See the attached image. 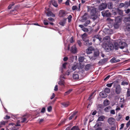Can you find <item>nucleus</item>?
Here are the masks:
<instances>
[{
    "mask_svg": "<svg viewBox=\"0 0 130 130\" xmlns=\"http://www.w3.org/2000/svg\"><path fill=\"white\" fill-rule=\"evenodd\" d=\"M102 46L105 52H110L114 49L116 50L118 49V43L115 41L105 42L102 44Z\"/></svg>",
    "mask_w": 130,
    "mask_h": 130,
    "instance_id": "1",
    "label": "nucleus"
},
{
    "mask_svg": "<svg viewBox=\"0 0 130 130\" xmlns=\"http://www.w3.org/2000/svg\"><path fill=\"white\" fill-rule=\"evenodd\" d=\"M129 7H130V0L129 1H125L124 3H120L118 6V8H121L124 7L125 9Z\"/></svg>",
    "mask_w": 130,
    "mask_h": 130,
    "instance_id": "2",
    "label": "nucleus"
},
{
    "mask_svg": "<svg viewBox=\"0 0 130 130\" xmlns=\"http://www.w3.org/2000/svg\"><path fill=\"white\" fill-rule=\"evenodd\" d=\"M101 14L103 17L109 18L111 16V13L108 10H103L101 12Z\"/></svg>",
    "mask_w": 130,
    "mask_h": 130,
    "instance_id": "3",
    "label": "nucleus"
},
{
    "mask_svg": "<svg viewBox=\"0 0 130 130\" xmlns=\"http://www.w3.org/2000/svg\"><path fill=\"white\" fill-rule=\"evenodd\" d=\"M100 54V52L99 50H95L94 51V56H89V58L90 59H92L93 60H94L96 59V58H94L98 56Z\"/></svg>",
    "mask_w": 130,
    "mask_h": 130,
    "instance_id": "4",
    "label": "nucleus"
},
{
    "mask_svg": "<svg viewBox=\"0 0 130 130\" xmlns=\"http://www.w3.org/2000/svg\"><path fill=\"white\" fill-rule=\"evenodd\" d=\"M113 87L115 88V92L117 94H119L121 91V89L119 85H116L115 84L113 85Z\"/></svg>",
    "mask_w": 130,
    "mask_h": 130,
    "instance_id": "5",
    "label": "nucleus"
},
{
    "mask_svg": "<svg viewBox=\"0 0 130 130\" xmlns=\"http://www.w3.org/2000/svg\"><path fill=\"white\" fill-rule=\"evenodd\" d=\"M107 7V5L105 3H102L99 6L98 9L100 11H102L106 9Z\"/></svg>",
    "mask_w": 130,
    "mask_h": 130,
    "instance_id": "6",
    "label": "nucleus"
},
{
    "mask_svg": "<svg viewBox=\"0 0 130 130\" xmlns=\"http://www.w3.org/2000/svg\"><path fill=\"white\" fill-rule=\"evenodd\" d=\"M127 46V44L125 42L121 41L119 42V44L118 45V48L123 49L124 47Z\"/></svg>",
    "mask_w": 130,
    "mask_h": 130,
    "instance_id": "7",
    "label": "nucleus"
},
{
    "mask_svg": "<svg viewBox=\"0 0 130 130\" xmlns=\"http://www.w3.org/2000/svg\"><path fill=\"white\" fill-rule=\"evenodd\" d=\"M66 12L63 10H60L59 11L58 16L60 17H63L66 15Z\"/></svg>",
    "mask_w": 130,
    "mask_h": 130,
    "instance_id": "8",
    "label": "nucleus"
},
{
    "mask_svg": "<svg viewBox=\"0 0 130 130\" xmlns=\"http://www.w3.org/2000/svg\"><path fill=\"white\" fill-rule=\"evenodd\" d=\"M77 111H74L72 112L71 114V116L69 117V120H70L72 119L74 117H75L74 119H75L77 118V116H76V114L77 113Z\"/></svg>",
    "mask_w": 130,
    "mask_h": 130,
    "instance_id": "9",
    "label": "nucleus"
},
{
    "mask_svg": "<svg viewBox=\"0 0 130 130\" xmlns=\"http://www.w3.org/2000/svg\"><path fill=\"white\" fill-rule=\"evenodd\" d=\"M115 22L118 23H121L122 20V18L120 16H118L115 17Z\"/></svg>",
    "mask_w": 130,
    "mask_h": 130,
    "instance_id": "10",
    "label": "nucleus"
},
{
    "mask_svg": "<svg viewBox=\"0 0 130 130\" xmlns=\"http://www.w3.org/2000/svg\"><path fill=\"white\" fill-rule=\"evenodd\" d=\"M71 53L73 54L77 53V49L75 45H74L71 47Z\"/></svg>",
    "mask_w": 130,
    "mask_h": 130,
    "instance_id": "11",
    "label": "nucleus"
},
{
    "mask_svg": "<svg viewBox=\"0 0 130 130\" xmlns=\"http://www.w3.org/2000/svg\"><path fill=\"white\" fill-rule=\"evenodd\" d=\"M108 59L107 58H104L103 59H101L99 62L98 63L99 65H103L107 61Z\"/></svg>",
    "mask_w": 130,
    "mask_h": 130,
    "instance_id": "12",
    "label": "nucleus"
},
{
    "mask_svg": "<svg viewBox=\"0 0 130 130\" xmlns=\"http://www.w3.org/2000/svg\"><path fill=\"white\" fill-rule=\"evenodd\" d=\"M67 19V18H63L62 20L61 21L59 22V24L62 26H64L66 23Z\"/></svg>",
    "mask_w": 130,
    "mask_h": 130,
    "instance_id": "13",
    "label": "nucleus"
},
{
    "mask_svg": "<svg viewBox=\"0 0 130 130\" xmlns=\"http://www.w3.org/2000/svg\"><path fill=\"white\" fill-rule=\"evenodd\" d=\"M99 95L102 98H106L107 96V94L104 92H100Z\"/></svg>",
    "mask_w": 130,
    "mask_h": 130,
    "instance_id": "14",
    "label": "nucleus"
},
{
    "mask_svg": "<svg viewBox=\"0 0 130 130\" xmlns=\"http://www.w3.org/2000/svg\"><path fill=\"white\" fill-rule=\"evenodd\" d=\"M123 12V10L120 9L119 8H117V15L118 14L120 16H124Z\"/></svg>",
    "mask_w": 130,
    "mask_h": 130,
    "instance_id": "15",
    "label": "nucleus"
},
{
    "mask_svg": "<svg viewBox=\"0 0 130 130\" xmlns=\"http://www.w3.org/2000/svg\"><path fill=\"white\" fill-rule=\"evenodd\" d=\"M112 13L114 15H117V8H113L112 9Z\"/></svg>",
    "mask_w": 130,
    "mask_h": 130,
    "instance_id": "16",
    "label": "nucleus"
},
{
    "mask_svg": "<svg viewBox=\"0 0 130 130\" xmlns=\"http://www.w3.org/2000/svg\"><path fill=\"white\" fill-rule=\"evenodd\" d=\"M88 14L86 12L84 13V15L82 17V21L84 22L86 21L87 19V18L86 16Z\"/></svg>",
    "mask_w": 130,
    "mask_h": 130,
    "instance_id": "17",
    "label": "nucleus"
},
{
    "mask_svg": "<svg viewBox=\"0 0 130 130\" xmlns=\"http://www.w3.org/2000/svg\"><path fill=\"white\" fill-rule=\"evenodd\" d=\"M96 12L97 11H96V9L95 8H93L91 9V11L90 12V15H96Z\"/></svg>",
    "mask_w": 130,
    "mask_h": 130,
    "instance_id": "18",
    "label": "nucleus"
},
{
    "mask_svg": "<svg viewBox=\"0 0 130 130\" xmlns=\"http://www.w3.org/2000/svg\"><path fill=\"white\" fill-rule=\"evenodd\" d=\"M120 60L119 59L116 60L115 57H113L110 60V62L112 63H116L119 62Z\"/></svg>",
    "mask_w": 130,
    "mask_h": 130,
    "instance_id": "19",
    "label": "nucleus"
},
{
    "mask_svg": "<svg viewBox=\"0 0 130 130\" xmlns=\"http://www.w3.org/2000/svg\"><path fill=\"white\" fill-rule=\"evenodd\" d=\"M108 8L109 9H112L113 5V4L111 2H108L107 4Z\"/></svg>",
    "mask_w": 130,
    "mask_h": 130,
    "instance_id": "20",
    "label": "nucleus"
},
{
    "mask_svg": "<svg viewBox=\"0 0 130 130\" xmlns=\"http://www.w3.org/2000/svg\"><path fill=\"white\" fill-rule=\"evenodd\" d=\"M105 118V116H101L98 118L97 121H103Z\"/></svg>",
    "mask_w": 130,
    "mask_h": 130,
    "instance_id": "21",
    "label": "nucleus"
},
{
    "mask_svg": "<svg viewBox=\"0 0 130 130\" xmlns=\"http://www.w3.org/2000/svg\"><path fill=\"white\" fill-rule=\"evenodd\" d=\"M51 2L54 7H58V5L55 0H51Z\"/></svg>",
    "mask_w": 130,
    "mask_h": 130,
    "instance_id": "22",
    "label": "nucleus"
},
{
    "mask_svg": "<svg viewBox=\"0 0 130 130\" xmlns=\"http://www.w3.org/2000/svg\"><path fill=\"white\" fill-rule=\"evenodd\" d=\"M104 105L106 106L109 105L110 104L109 101L107 100H105L103 103Z\"/></svg>",
    "mask_w": 130,
    "mask_h": 130,
    "instance_id": "23",
    "label": "nucleus"
},
{
    "mask_svg": "<svg viewBox=\"0 0 130 130\" xmlns=\"http://www.w3.org/2000/svg\"><path fill=\"white\" fill-rule=\"evenodd\" d=\"M93 38H95L96 39H98L100 42L102 41V38H101V36L99 35H94L93 36Z\"/></svg>",
    "mask_w": 130,
    "mask_h": 130,
    "instance_id": "24",
    "label": "nucleus"
},
{
    "mask_svg": "<svg viewBox=\"0 0 130 130\" xmlns=\"http://www.w3.org/2000/svg\"><path fill=\"white\" fill-rule=\"evenodd\" d=\"M122 115L119 114L118 116L116 118V120L117 121H120V120H123V118H122Z\"/></svg>",
    "mask_w": 130,
    "mask_h": 130,
    "instance_id": "25",
    "label": "nucleus"
},
{
    "mask_svg": "<svg viewBox=\"0 0 130 130\" xmlns=\"http://www.w3.org/2000/svg\"><path fill=\"white\" fill-rule=\"evenodd\" d=\"M26 120V118L21 117L20 120H18L17 122H25Z\"/></svg>",
    "mask_w": 130,
    "mask_h": 130,
    "instance_id": "26",
    "label": "nucleus"
},
{
    "mask_svg": "<svg viewBox=\"0 0 130 130\" xmlns=\"http://www.w3.org/2000/svg\"><path fill=\"white\" fill-rule=\"evenodd\" d=\"M73 78L75 80L78 79L79 78V76L78 74H73L72 76Z\"/></svg>",
    "mask_w": 130,
    "mask_h": 130,
    "instance_id": "27",
    "label": "nucleus"
},
{
    "mask_svg": "<svg viewBox=\"0 0 130 130\" xmlns=\"http://www.w3.org/2000/svg\"><path fill=\"white\" fill-rule=\"evenodd\" d=\"M98 18L97 15H91L90 18L93 20V21H95Z\"/></svg>",
    "mask_w": 130,
    "mask_h": 130,
    "instance_id": "28",
    "label": "nucleus"
},
{
    "mask_svg": "<svg viewBox=\"0 0 130 130\" xmlns=\"http://www.w3.org/2000/svg\"><path fill=\"white\" fill-rule=\"evenodd\" d=\"M113 26L114 28L115 29H118L119 27V23L115 22L113 24Z\"/></svg>",
    "mask_w": 130,
    "mask_h": 130,
    "instance_id": "29",
    "label": "nucleus"
},
{
    "mask_svg": "<svg viewBox=\"0 0 130 130\" xmlns=\"http://www.w3.org/2000/svg\"><path fill=\"white\" fill-rule=\"evenodd\" d=\"M61 104L63 107H68L69 104V102L62 103Z\"/></svg>",
    "mask_w": 130,
    "mask_h": 130,
    "instance_id": "30",
    "label": "nucleus"
},
{
    "mask_svg": "<svg viewBox=\"0 0 130 130\" xmlns=\"http://www.w3.org/2000/svg\"><path fill=\"white\" fill-rule=\"evenodd\" d=\"M91 65L90 64L86 65L85 67V69L86 71H88Z\"/></svg>",
    "mask_w": 130,
    "mask_h": 130,
    "instance_id": "31",
    "label": "nucleus"
},
{
    "mask_svg": "<svg viewBox=\"0 0 130 130\" xmlns=\"http://www.w3.org/2000/svg\"><path fill=\"white\" fill-rule=\"evenodd\" d=\"M67 63L66 62H65L62 64V67L61 68V72L62 73H63V69H66V65L67 64Z\"/></svg>",
    "mask_w": 130,
    "mask_h": 130,
    "instance_id": "32",
    "label": "nucleus"
},
{
    "mask_svg": "<svg viewBox=\"0 0 130 130\" xmlns=\"http://www.w3.org/2000/svg\"><path fill=\"white\" fill-rule=\"evenodd\" d=\"M77 69V64H74L72 65L71 67V69L73 71H74Z\"/></svg>",
    "mask_w": 130,
    "mask_h": 130,
    "instance_id": "33",
    "label": "nucleus"
},
{
    "mask_svg": "<svg viewBox=\"0 0 130 130\" xmlns=\"http://www.w3.org/2000/svg\"><path fill=\"white\" fill-rule=\"evenodd\" d=\"M104 91L106 93L108 94L110 92V89L106 87L105 88Z\"/></svg>",
    "mask_w": 130,
    "mask_h": 130,
    "instance_id": "34",
    "label": "nucleus"
},
{
    "mask_svg": "<svg viewBox=\"0 0 130 130\" xmlns=\"http://www.w3.org/2000/svg\"><path fill=\"white\" fill-rule=\"evenodd\" d=\"M72 89H70L68 91L65 92L64 94V96H66V95H68L72 91Z\"/></svg>",
    "mask_w": 130,
    "mask_h": 130,
    "instance_id": "35",
    "label": "nucleus"
},
{
    "mask_svg": "<svg viewBox=\"0 0 130 130\" xmlns=\"http://www.w3.org/2000/svg\"><path fill=\"white\" fill-rule=\"evenodd\" d=\"M84 57H79L78 61L79 62H82L83 61L84 59Z\"/></svg>",
    "mask_w": 130,
    "mask_h": 130,
    "instance_id": "36",
    "label": "nucleus"
},
{
    "mask_svg": "<svg viewBox=\"0 0 130 130\" xmlns=\"http://www.w3.org/2000/svg\"><path fill=\"white\" fill-rule=\"evenodd\" d=\"M115 120V119L114 118L110 117L108 119L107 122H114Z\"/></svg>",
    "mask_w": 130,
    "mask_h": 130,
    "instance_id": "37",
    "label": "nucleus"
},
{
    "mask_svg": "<svg viewBox=\"0 0 130 130\" xmlns=\"http://www.w3.org/2000/svg\"><path fill=\"white\" fill-rule=\"evenodd\" d=\"M111 108L110 106H108L105 107L104 109V110L105 112H109V110Z\"/></svg>",
    "mask_w": 130,
    "mask_h": 130,
    "instance_id": "38",
    "label": "nucleus"
},
{
    "mask_svg": "<svg viewBox=\"0 0 130 130\" xmlns=\"http://www.w3.org/2000/svg\"><path fill=\"white\" fill-rule=\"evenodd\" d=\"M59 79L60 81L58 82V84L61 86H64V84L63 82L61 80V79L60 78Z\"/></svg>",
    "mask_w": 130,
    "mask_h": 130,
    "instance_id": "39",
    "label": "nucleus"
},
{
    "mask_svg": "<svg viewBox=\"0 0 130 130\" xmlns=\"http://www.w3.org/2000/svg\"><path fill=\"white\" fill-rule=\"evenodd\" d=\"M90 21L89 20H88L86 21L84 24V26L85 27L87 26V25L90 23Z\"/></svg>",
    "mask_w": 130,
    "mask_h": 130,
    "instance_id": "40",
    "label": "nucleus"
},
{
    "mask_svg": "<svg viewBox=\"0 0 130 130\" xmlns=\"http://www.w3.org/2000/svg\"><path fill=\"white\" fill-rule=\"evenodd\" d=\"M126 95L127 97H129L130 96V90L129 88L127 89Z\"/></svg>",
    "mask_w": 130,
    "mask_h": 130,
    "instance_id": "41",
    "label": "nucleus"
},
{
    "mask_svg": "<svg viewBox=\"0 0 130 130\" xmlns=\"http://www.w3.org/2000/svg\"><path fill=\"white\" fill-rule=\"evenodd\" d=\"M128 84V83L124 81H122L121 83V85H127Z\"/></svg>",
    "mask_w": 130,
    "mask_h": 130,
    "instance_id": "42",
    "label": "nucleus"
},
{
    "mask_svg": "<svg viewBox=\"0 0 130 130\" xmlns=\"http://www.w3.org/2000/svg\"><path fill=\"white\" fill-rule=\"evenodd\" d=\"M85 41V42H86V44H87V43H88V44H89L90 45H92V43L91 42H89V40L88 39L86 40Z\"/></svg>",
    "mask_w": 130,
    "mask_h": 130,
    "instance_id": "43",
    "label": "nucleus"
},
{
    "mask_svg": "<svg viewBox=\"0 0 130 130\" xmlns=\"http://www.w3.org/2000/svg\"><path fill=\"white\" fill-rule=\"evenodd\" d=\"M72 18V16L71 15H70L68 17L67 19H68V22H70Z\"/></svg>",
    "mask_w": 130,
    "mask_h": 130,
    "instance_id": "44",
    "label": "nucleus"
},
{
    "mask_svg": "<svg viewBox=\"0 0 130 130\" xmlns=\"http://www.w3.org/2000/svg\"><path fill=\"white\" fill-rule=\"evenodd\" d=\"M78 128V126H73L71 129V130H77V129Z\"/></svg>",
    "mask_w": 130,
    "mask_h": 130,
    "instance_id": "45",
    "label": "nucleus"
},
{
    "mask_svg": "<svg viewBox=\"0 0 130 130\" xmlns=\"http://www.w3.org/2000/svg\"><path fill=\"white\" fill-rule=\"evenodd\" d=\"M52 12L51 11H48L47 13V15L48 17H51Z\"/></svg>",
    "mask_w": 130,
    "mask_h": 130,
    "instance_id": "46",
    "label": "nucleus"
},
{
    "mask_svg": "<svg viewBox=\"0 0 130 130\" xmlns=\"http://www.w3.org/2000/svg\"><path fill=\"white\" fill-rule=\"evenodd\" d=\"M43 22L44 24L45 25H47L48 24V21L45 20H43Z\"/></svg>",
    "mask_w": 130,
    "mask_h": 130,
    "instance_id": "47",
    "label": "nucleus"
},
{
    "mask_svg": "<svg viewBox=\"0 0 130 130\" xmlns=\"http://www.w3.org/2000/svg\"><path fill=\"white\" fill-rule=\"evenodd\" d=\"M86 53L88 54H90L92 53V51L87 48L86 50Z\"/></svg>",
    "mask_w": 130,
    "mask_h": 130,
    "instance_id": "48",
    "label": "nucleus"
},
{
    "mask_svg": "<svg viewBox=\"0 0 130 130\" xmlns=\"http://www.w3.org/2000/svg\"><path fill=\"white\" fill-rule=\"evenodd\" d=\"M82 30L84 32H88L89 31V30H88V28H85L84 27L83 28V29H82Z\"/></svg>",
    "mask_w": 130,
    "mask_h": 130,
    "instance_id": "49",
    "label": "nucleus"
},
{
    "mask_svg": "<svg viewBox=\"0 0 130 130\" xmlns=\"http://www.w3.org/2000/svg\"><path fill=\"white\" fill-rule=\"evenodd\" d=\"M52 107L51 106H49L47 108V111L49 112H51L52 110Z\"/></svg>",
    "mask_w": 130,
    "mask_h": 130,
    "instance_id": "50",
    "label": "nucleus"
},
{
    "mask_svg": "<svg viewBox=\"0 0 130 130\" xmlns=\"http://www.w3.org/2000/svg\"><path fill=\"white\" fill-rule=\"evenodd\" d=\"M124 11H125L126 13L128 14L130 12V9L129 8L127 9V10H125Z\"/></svg>",
    "mask_w": 130,
    "mask_h": 130,
    "instance_id": "51",
    "label": "nucleus"
},
{
    "mask_svg": "<svg viewBox=\"0 0 130 130\" xmlns=\"http://www.w3.org/2000/svg\"><path fill=\"white\" fill-rule=\"evenodd\" d=\"M72 10H75L77 9V7L76 6H73L72 7Z\"/></svg>",
    "mask_w": 130,
    "mask_h": 130,
    "instance_id": "52",
    "label": "nucleus"
},
{
    "mask_svg": "<svg viewBox=\"0 0 130 130\" xmlns=\"http://www.w3.org/2000/svg\"><path fill=\"white\" fill-rule=\"evenodd\" d=\"M97 107L100 109H102L103 108V105L101 104H99L98 106Z\"/></svg>",
    "mask_w": 130,
    "mask_h": 130,
    "instance_id": "53",
    "label": "nucleus"
},
{
    "mask_svg": "<svg viewBox=\"0 0 130 130\" xmlns=\"http://www.w3.org/2000/svg\"><path fill=\"white\" fill-rule=\"evenodd\" d=\"M113 83H108L106 84V86L108 87H110L112 86Z\"/></svg>",
    "mask_w": 130,
    "mask_h": 130,
    "instance_id": "54",
    "label": "nucleus"
},
{
    "mask_svg": "<svg viewBox=\"0 0 130 130\" xmlns=\"http://www.w3.org/2000/svg\"><path fill=\"white\" fill-rule=\"evenodd\" d=\"M72 125L71 124H70L69 126L66 128L65 130H70V129L72 126Z\"/></svg>",
    "mask_w": 130,
    "mask_h": 130,
    "instance_id": "55",
    "label": "nucleus"
},
{
    "mask_svg": "<svg viewBox=\"0 0 130 130\" xmlns=\"http://www.w3.org/2000/svg\"><path fill=\"white\" fill-rule=\"evenodd\" d=\"M110 76H111L110 75H108L104 79V80L105 81L107 80L109 78Z\"/></svg>",
    "mask_w": 130,
    "mask_h": 130,
    "instance_id": "56",
    "label": "nucleus"
},
{
    "mask_svg": "<svg viewBox=\"0 0 130 130\" xmlns=\"http://www.w3.org/2000/svg\"><path fill=\"white\" fill-rule=\"evenodd\" d=\"M45 111V107L42 108L41 111V112L42 113H44Z\"/></svg>",
    "mask_w": 130,
    "mask_h": 130,
    "instance_id": "57",
    "label": "nucleus"
},
{
    "mask_svg": "<svg viewBox=\"0 0 130 130\" xmlns=\"http://www.w3.org/2000/svg\"><path fill=\"white\" fill-rule=\"evenodd\" d=\"M88 49H89V50H91V51H94V47L92 46H91L90 47H89Z\"/></svg>",
    "mask_w": 130,
    "mask_h": 130,
    "instance_id": "58",
    "label": "nucleus"
},
{
    "mask_svg": "<svg viewBox=\"0 0 130 130\" xmlns=\"http://www.w3.org/2000/svg\"><path fill=\"white\" fill-rule=\"evenodd\" d=\"M77 43L78 44V45L80 46H81L82 43L79 40H78L77 41Z\"/></svg>",
    "mask_w": 130,
    "mask_h": 130,
    "instance_id": "59",
    "label": "nucleus"
},
{
    "mask_svg": "<svg viewBox=\"0 0 130 130\" xmlns=\"http://www.w3.org/2000/svg\"><path fill=\"white\" fill-rule=\"evenodd\" d=\"M110 129L111 130H115L116 126L114 125L113 126H111Z\"/></svg>",
    "mask_w": 130,
    "mask_h": 130,
    "instance_id": "60",
    "label": "nucleus"
},
{
    "mask_svg": "<svg viewBox=\"0 0 130 130\" xmlns=\"http://www.w3.org/2000/svg\"><path fill=\"white\" fill-rule=\"evenodd\" d=\"M87 36V34L86 33H84L83 35H82V38L83 40L84 41V37H86Z\"/></svg>",
    "mask_w": 130,
    "mask_h": 130,
    "instance_id": "61",
    "label": "nucleus"
},
{
    "mask_svg": "<svg viewBox=\"0 0 130 130\" xmlns=\"http://www.w3.org/2000/svg\"><path fill=\"white\" fill-rule=\"evenodd\" d=\"M110 113L112 115H114L115 114V111L114 110H112L110 111Z\"/></svg>",
    "mask_w": 130,
    "mask_h": 130,
    "instance_id": "62",
    "label": "nucleus"
},
{
    "mask_svg": "<svg viewBox=\"0 0 130 130\" xmlns=\"http://www.w3.org/2000/svg\"><path fill=\"white\" fill-rule=\"evenodd\" d=\"M71 71L70 70H68L67 71V75L68 76L70 75V74L71 73Z\"/></svg>",
    "mask_w": 130,
    "mask_h": 130,
    "instance_id": "63",
    "label": "nucleus"
},
{
    "mask_svg": "<svg viewBox=\"0 0 130 130\" xmlns=\"http://www.w3.org/2000/svg\"><path fill=\"white\" fill-rule=\"evenodd\" d=\"M125 19H126L127 22H130V18L128 17H125Z\"/></svg>",
    "mask_w": 130,
    "mask_h": 130,
    "instance_id": "64",
    "label": "nucleus"
}]
</instances>
